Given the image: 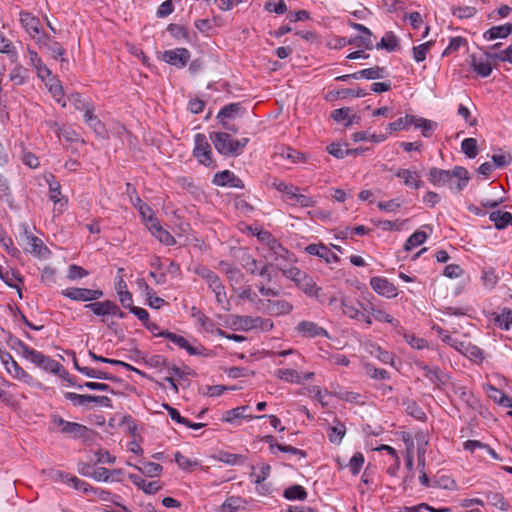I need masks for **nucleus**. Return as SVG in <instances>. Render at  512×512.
I'll return each mask as SVG.
<instances>
[{
	"instance_id": "1",
	"label": "nucleus",
	"mask_w": 512,
	"mask_h": 512,
	"mask_svg": "<svg viewBox=\"0 0 512 512\" xmlns=\"http://www.w3.org/2000/svg\"><path fill=\"white\" fill-rule=\"evenodd\" d=\"M259 293L263 296V301L258 311L272 317H281L289 315L293 309V304L286 299H275L279 297L280 290L266 286L257 285Z\"/></svg>"
},
{
	"instance_id": "2",
	"label": "nucleus",
	"mask_w": 512,
	"mask_h": 512,
	"mask_svg": "<svg viewBox=\"0 0 512 512\" xmlns=\"http://www.w3.org/2000/svg\"><path fill=\"white\" fill-rule=\"evenodd\" d=\"M264 259L288 278L297 268L294 264L297 259L293 253L288 251L281 243L262 254Z\"/></svg>"
},
{
	"instance_id": "3",
	"label": "nucleus",
	"mask_w": 512,
	"mask_h": 512,
	"mask_svg": "<svg viewBox=\"0 0 512 512\" xmlns=\"http://www.w3.org/2000/svg\"><path fill=\"white\" fill-rule=\"evenodd\" d=\"M15 346L23 358L32 362L37 367L53 374H59L61 370H63V366L58 361L42 354L34 348L29 347L21 340H17L15 342Z\"/></svg>"
},
{
	"instance_id": "4",
	"label": "nucleus",
	"mask_w": 512,
	"mask_h": 512,
	"mask_svg": "<svg viewBox=\"0 0 512 512\" xmlns=\"http://www.w3.org/2000/svg\"><path fill=\"white\" fill-rule=\"evenodd\" d=\"M15 346L23 358L32 362L37 367L53 374H59L61 370H63V366L58 361L42 354L34 348L29 347L21 340H17L15 342Z\"/></svg>"
},
{
	"instance_id": "5",
	"label": "nucleus",
	"mask_w": 512,
	"mask_h": 512,
	"mask_svg": "<svg viewBox=\"0 0 512 512\" xmlns=\"http://www.w3.org/2000/svg\"><path fill=\"white\" fill-rule=\"evenodd\" d=\"M287 279L293 281L295 285L307 296L319 297L321 288L316 284L311 276L299 268H296Z\"/></svg>"
},
{
	"instance_id": "6",
	"label": "nucleus",
	"mask_w": 512,
	"mask_h": 512,
	"mask_svg": "<svg viewBox=\"0 0 512 512\" xmlns=\"http://www.w3.org/2000/svg\"><path fill=\"white\" fill-rule=\"evenodd\" d=\"M52 424L55 427L60 428V431L64 434L70 435L73 438H88L90 430L79 423L69 422L62 419L60 416L54 415L52 417Z\"/></svg>"
},
{
	"instance_id": "7",
	"label": "nucleus",
	"mask_w": 512,
	"mask_h": 512,
	"mask_svg": "<svg viewBox=\"0 0 512 512\" xmlns=\"http://www.w3.org/2000/svg\"><path fill=\"white\" fill-rule=\"evenodd\" d=\"M195 147L193 150L194 156L198 159V161L206 166L212 164V151L210 144L208 143L205 135L196 134L195 138Z\"/></svg>"
},
{
	"instance_id": "8",
	"label": "nucleus",
	"mask_w": 512,
	"mask_h": 512,
	"mask_svg": "<svg viewBox=\"0 0 512 512\" xmlns=\"http://www.w3.org/2000/svg\"><path fill=\"white\" fill-rule=\"evenodd\" d=\"M61 293L63 296L71 300L83 302L97 300L103 296V292L101 290L76 287L64 289Z\"/></svg>"
},
{
	"instance_id": "9",
	"label": "nucleus",
	"mask_w": 512,
	"mask_h": 512,
	"mask_svg": "<svg viewBox=\"0 0 512 512\" xmlns=\"http://www.w3.org/2000/svg\"><path fill=\"white\" fill-rule=\"evenodd\" d=\"M24 241V250L26 252H29L42 259H47L50 256L51 252L47 246L44 245L43 241L38 237L29 234L27 230H25L24 233Z\"/></svg>"
},
{
	"instance_id": "10",
	"label": "nucleus",
	"mask_w": 512,
	"mask_h": 512,
	"mask_svg": "<svg viewBox=\"0 0 512 512\" xmlns=\"http://www.w3.org/2000/svg\"><path fill=\"white\" fill-rule=\"evenodd\" d=\"M370 285L377 294L386 298H394L398 295L397 287L384 277H372Z\"/></svg>"
},
{
	"instance_id": "11",
	"label": "nucleus",
	"mask_w": 512,
	"mask_h": 512,
	"mask_svg": "<svg viewBox=\"0 0 512 512\" xmlns=\"http://www.w3.org/2000/svg\"><path fill=\"white\" fill-rule=\"evenodd\" d=\"M163 60L177 68H183L190 60V52L186 48H176L163 53Z\"/></svg>"
},
{
	"instance_id": "12",
	"label": "nucleus",
	"mask_w": 512,
	"mask_h": 512,
	"mask_svg": "<svg viewBox=\"0 0 512 512\" xmlns=\"http://www.w3.org/2000/svg\"><path fill=\"white\" fill-rule=\"evenodd\" d=\"M19 17L23 28L33 39L36 40L37 37L43 34L40 29L41 23L39 18L26 11H21Z\"/></svg>"
},
{
	"instance_id": "13",
	"label": "nucleus",
	"mask_w": 512,
	"mask_h": 512,
	"mask_svg": "<svg viewBox=\"0 0 512 512\" xmlns=\"http://www.w3.org/2000/svg\"><path fill=\"white\" fill-rule=\"evenodd\" d=\"M215 149L223 155L231 156L232 137L224 132H214L210 136Z\"/></svg>"
},
{
	"instance_id": "14",
	"label": "nucleus",
	"mask_w": 512,
	"mask_h": 512,
	"mask_svg": "<svg viewBox=\"0 0 512 512\" xmlns=\"http://www.w3.org/2000/svg\"><path fill=\"white\" fill-rule=\"evenodd\" d=\"M148 228L161 243L165 245H174L176 243L175 238L168 231L163 229L158 220L153 216H149Z\"/></svg>"
},
{
	"instance_id": "15",
	"label": "nucleus",
	"mask_w": 512,
	"mask_h": 512,
	"mask_svg": "<svg viewBox=\"0 0 512 512\" xmlns=\"http://www.w3.org/2000/svg\"><path fill=\"white\" fill-rule=\"evenodd\" d=\"M213 183L217 186H229L234 188H244L243 181L234 175V173L229 170H224L215 174L213 178Z\"/></svg>"
},
{
	"instance_id": "16",
	"label": "nucleus",
	"mask_w": 512,
	"mask_h": 512,
	"mask_svg": "<svg viewBox=\"0 0 512 512\" xmlns=\"http://www.w3.org/2000/svg\"><path fill=\"white\" fill-rule=\"evenodd\" d=\"M396 177L402 179L403 184L407 187L419 189L423 185L420 174L412 169H398L395 173Z\"/></svg>"
},
{
	"instance_id": "17",
	"label": "nucleus",
	"mask_w": 512,
	"mask_h": 512,
	"mask_svg": "<svg viewBox=\"0 0 512 512\" xmlns=\"http://www.w3.org/2000/svg\"><path fill=\"white\" fill-rule=\"evenodd\" d=\"M296 330L304 337H318V336H324L328 337V332L318 326L316 323L312 321H301L296 326Z\"/></svg>"
},
{
	"instance_id": "18",
	"label": "nucleus",
	"mask_w": 512,
	"mask_h": 512,
	"mask_svg": "<svg viewBox=\"0 0 512 512\" xmlns=\"http://www.w3.org/2000/svg\"><path fill=\"white\" fill-rule=\"evenodd\" d=\"M453 348L475 362H481L483 359L482 351L470 342L457 339V344H454Z\"/></svg>"
},
{
	"instance_id": "19",
	"label": "nucleus",
	"mask_w": 512,
	"mask_h": 512,
	"mask_svg": "<svg viewBox=\"0 0 512 512\" xmlns=\"http://www.w3.org/2000/svg\"><path fill=\"white\" fill-rule=\"evenodd\" d=\"M36 41L39 44L40 48L47 49L50 52L51 56L55 59L64 55V48L60 45V43H58L50 36L42 34L39 37H37Z\"/></svg>"
},
{
	"instance_id": "20",
	"label": "nucleus",
	"mask_w": 512,
	"mask_h": 512,
	"mask_svg": "<svg viewBox=\"0 0 512 512\" xmlns=\"http://www.w3.org/2000/svg\"><path fill=\"white\" fill-rule=\"evenodd\" d=\"M219 265L223 268L233 291H237V286L244 281V274L236 266L229 265L224 261H220Z\"/></svg>"
},
{
	"instance_id": "21",
	"label": "nucleus",
	"mask_w": 512,
	"mask_h": 512,
	"mask_svg": "<svg viewBox=\"0 0 512 512\" xmlns=\"http://www.w3.org/2000/svg\"><path fill=\"white\" fill-rule=\"evenodd\" d=\"M451 175L450 170L433 167L429 170L428 179L435 186L450 185V188L453 189Z\"/></svg>"
},
{
	"instance_id": "22",
	"label": "nucleus",
	"mask_w": 512,
	"mask_h": 512,
	"mask_svg": "<svg viewBox=\"0 0 512 512\" xmlns=\"http://www.w3.org/2000/svg\"><path fill=\"white\" fill-rule=\"evenodd\" d=\"M209 288L215 294L216 301L219 304L224 303L227 300L225 287L222 284L220 278L212 271L211 274L205 279Z\"/></svg>"
},
{
	"instance_id": "23",
	"label": "nucleus",
	"mask_w": 512,
	"mask_h": 512,
	"mask_svg": "<svg viewBox=\"0 0 512 512\" xmlns=\"http://www.w3.org/2000/svg\"><path fill=\"white\" fill-rule=\"evenodd\" d=\"M310 255L318 256L325 260L326 263L337 262V255L323 244H310L305 248Z\"/></svg>"
},
{
	"instance_id": "24",
	"label": "nucleus",
	"mask_w": 512,
	"mask_h": 512,
	"mask_svg": "<svg viewBox=\"0 0 512 512\" xmlns=\"http://www.w3.org/2000/svg\"><path fill=\"white\" fill-rule=\"evenodd\" d=\"M85 308L90 309L95 315L101 317H105L110 314H116V311H118V306L110 300L93 302L85 305Z\"/></svg>"
},
{
	"instance_id": "25",
	"label": "nucleus",
	"mask_w": 512,
	"mask_h": 512,
	"mask_svg": "<svg viewBox=\"0 0 512 512\" xmlns=\"http://www.w3.org/2000/svg\"><path fill=\"white\" fill-rule=\"evenodd\" d=\"M129 479L130 481L135 485L137 486L138 488H140L144 493L146 494H155L157 493L161 486L159 484V482L157 481H150V482H147L146 480H144L142 477H140L139 475H136V474H130L129 475Z\"/></svg>"
},
{
	"instance_id": "26",
	"label": "nucleus",
	"mask_w": 512,
	"mask_h": 512,
	"mask_svg": "<svg viewBox=\"0 0 512 512\" xmlns=\"http://www.w3.org/2000/svg\"><path fill=\"white\" fill-rule=\"evenodd\" d=\"M126 187H127L126 191H127V194L130 196L131 203L139 210L142 217L149 218V216H152L151 209L148 207V205H146L145 203L142 202V200L136 193V189L130 183H127Z\"/></svg>"
},
{
	"instance_id": "27",
	"label": "nucleus",
	"mask_w": 512,
	"mask_h": 512,
	"mask_svg": "<svg viewBox=\"0 0 512 512\" xmlns=\"http://www.w3.org/2000/svg\"><path fill=\"white\" fill-rule=\"evenodd\" d=\"M411 125H413L416 129L421 130V134L424 137H430L432 133L437 128V123L434 121H431L429 119H425L422 117H417L413 115V119L411 120Z\"/></svg>"
},
{
	"instance_id": "28",
	"label": "nucleus",
	"mask_w": 512,
	"mask_h": 512,
	"mask_svg": "<svg viewBox=\"0 0 512 512\" xmlns=\"http://www.w3.org/2000/svg\"><path fill=\"white\" fill-rule=\"evenodd\" d=\"M46 180L49 184V198L50 200L55 204H59L60 205V208H62L63 206H65L67 200H65L63 197H61V186L58 182H56L54 180V176L53 175H49L48 177H46Z\"/></svg>"
},
{
	"instance_id": "29",
	"label": "nucleus",
	"mask_w": 512,
	"mask_h": 512,
	"mask_svg": "<svg viewBox=\"0 0 512 512\" xmlns=\"http://www.w3.org/2000/svg\"><path fill=\"white\" fill-rule=\"evenodd\" d=\"M490 57H494V55L486 54V59H477L475 56L472 57L471 66L481 77H487L492 72V65L489 61Z\"/></svg>"
},
{
	"instance_id": "30",
	"label": "nucleus",
	"mask_w": 512,
	"mask_h": 512,
	"mask_svg": "<svg viewBox=\"0 0 512 512\" xmlns=\"http://www.w3.org/2000/svg\"><path fill=\"white\" fill-rule=\"evenodd\" d=\"M361 307L364 311L371 313V315L377 321L386 322L394 326H398L399 324V322L396 319H394L390 314L386 313L380 308L374 307L372 304L366 306L361 305Z\"/></svg>"
},
{
	"instance_id": "31",
	"label": "nucleus",
	"mask_w": 512,
	"mask_h": 512,
	"mask_svg": "<svg viewBox=\"0 0 512 512\" xmlns=\"http://www.w3.org/2000/svg\"><path fill=\"white\" fill-rule=\"evenodd\" d=\"M241 300H246L251 303L253 308L258 311V307L261 306L263 298H260L258 294L252 290L251 286H247L243 289L237 288L235 291Z\"/></svg>"
},
{
	"instance_id": "32",
	"label": "nucleus",
	"mask_w": 512,
	"mask_h": 512,
	"mask_svg": "<svg viewBox=\"0 0 512 512\" xmlns=\"http://www.w3.org/2000/svg\"><path fill=\"white\" fill-rule=\"evenodd\" d=\"M512 32V24L511 23H506L504 25H500V26H494L492 28H490L489 30H487L483 37L486 39V40H494V39H497V38H506L508 37Z\"/></svg>"
},
{
	"instance_id": "33",
	"label": "nucleus",
	"mask_w": 512,
	"mask_h": 512,
	"mask_svg": "<svg viewBox=\"0 0 512 512\" xmlns=\"http://www.w3.org/2000/svg\"><path fill=\"white\" fill-rule=\"evenodd\" d=\"M115 289L117 291L119 301L122 304V306L124 308L130 307L133 302L132 294L128 291L127 284L122 277H120L116 282Z\"/></svg>"
},
{
	"instance_id": "34",
	"label": "nucleus",
	"mask_w": 512,
	"mask_h": 512,
	"mask_svg": "<svg viewBox=\"0 0 512 512\" xmlns=\"http://www.w3.org/2000/svg\"><path fill=\"white\" fill-rule=\"evenodd\" d=\"M249 410V406H239L230 410H227L224 412L222 420L228 423H233L237 419H244V418H251L253 419V416H250L246 414V412Z\"/></svg>"
},
{
	"instance_id": "35",
	"label": "nucleus",
	"mask_w": 512,
	"mask_h": 512,
	"mask_svg": "<svg viewBox=\"0 0 512 512\" xmlns=\"http://www.w3.org/2000/svg\"><path fill=\"white\" fill-rule=\"evenodd\" d=\"M489 219L494 222L495 228L502 230L512 222V214L510 212H502L500 210L490 213Z\"/></svg>"
},
{
	"instance_id": "36",
	"label": "nucleus",
	"mask_w": 512,
	"mask_h": 512,
	"mask_svg": "<svg viewBox=\"0 0 512 512\" xmlns=\"http://www.w3.org/2000/svg\"><path fill=\"white\" fill-rule=\"evenodd\" d=\"M160 335L166 337L178 347L185 349L190 355L197 354V350L191 346L184 337L171 332H163Z\"/></svg>"
},
{
	"instance_id": "37",
	"label": "nucleus",
	"mask_w": 512,
	"mask_h": 512,
	"mask_svg": "<svg viewBox=\"0 0 512 512\" xmlns=\"http://www.w3.org/2000/svg\"><path fill=\"white\" fill-rule=\"evenodd\" d=\"M13 379L21 382V383H24L26 385H29V386H34L37 384L36 380L34 379V377L29 374L28 372H26L20 365H18L17 367H15L13 370H10L9 369V373H8Z\"/></svg>"
},
{
	"instance_id": "38",
	"label": "nucleus",
	"mask_w": 512,
	"mask_h": 512,
	"mask_svg": "<svg viewBox=\"0 0 512 512\" xmlns=\"http://www.w3.org/2000/svg\"><path fill=\"white\" fill-rule=\"evenodd\" d=\"M274 375L278 379L283 380L285 382L296 384L302 383V375L299 374L298 371L294 369H277L274 372Z\"/></svg>"
},
{
	"instance_id": "39",
	"label": "nucleus",
	"mask_w": 512,
	"mask_h": 512,
	"mask_svg": "<svg viewBox=\"0 0 512 512\" xmlns=\"http://www.w3.org/2000/svg\"><path fill=\"white\" fill-rule=\"evenodd\" d=\"M399 44L398 38L393 32H387L379 43L376 44L377 49H385L389 52L394 51Z\"/></svg>"
},
{
	"instance_id": "40",
	"label": "nucleus",
	"mask_w": 512,
	"mask_h": 512,
	"mask_svg": "<svg viewBox=\"0 0 512 512\" xmlns=\"http://www.w3.org/2000/svg\"><path fill=\"white\" fill-rule=\"evenodd\" d=\"M284 497L288 500H305L307 498V492L301 485H292L285 489L283 493Z\"/></svg>"
},
{
	"instance_id": "41",
	"label": "nucleus",
	"mask_w": 512,
	"mask_h": 512,
	"mask_svg": "<svg viewBox=\"0 0 512 512\" xmlns=\"http://www.w3.org/2000/svg\"><path fill=\"white\" fill-rule=\"evenodd\" d=\"M142 474L148 477H156L162 473V466L155 462H145L142 466H134Z\"/></svg>"
},
{
	"instance_id": "42",
	"label": "nucleus",
	"mask_w": 512,
	"mask_h": 512,
	"mask_svg": "<svg viewBox=\"0 0 512 512\" xmlns=\"http://www.w3.org/2000/svg\"><path fill=\"white\" fill-rule=\"evenodd\" d=\"M217 459L219 461H221L227 465H231V466L242 464L245 461V457L243 455L229 453V452H225V451H220L218 453Z\"/></svg>"
},
{
	"instance_id": "43",
	"label": "nucleus",
	"mask_w": 512,
	"mask_h": 512,
	"mask_svg": "<svg viewBox=\"0 0 512 512\" xmlns=\"http://www.w3.org/2000/svg\"><path fill=\"white\" fill-rule=\"evenodd\" d=\"M413 119V115L407 114L405 117H401L396 121L390 123L387 126V131L392 134L393 132L400 130H407L409 126H411V120Z\"/></svg>"
},
{
	"instance_id": "44",
	"label": "nucleus",
	"mask_w": 512,
	"mask_h": 512,
	"mask_svg": "<svg viewBox=\"0 0 512 512\" xmlns=\"http://www.w3.org/2000/svg\"><path fill=\"white\" fill-rule=\"evenodd\" d=\"M257 238L263 244L262 254L270 250L280 242L268 231H261L257 234Z\"/></svg>"
},
{
	"instance_id": "45",
	"label": "nucleus",
	"mask_w": 512,
	"mask_h": 512,
	"mask_svg": "<svg viewBox=\"0 0 512 512\" xmlns=\"http://www.w3.org/2000/svg\"><path fill=\"white\" fill-rule=\"evenodd\" d=\"M427 239V234L424 231L414 232L406 241L404 249L410 251L413 248L421 245Z\"/></svg>"
},
{
	"instance_id": "46",
	"label": "nucleus",
	"mask_w": 512,
	"mask_h": 512,
	"mask_svg": "<svg viewBox=\"0 0 512 512\" xmlns=\"http://www.w3.org/2000/svg\"><path fill=\"white\" fill-rule=\"evenodd\" d=\"M340 308L342 313L351 319H359L360 318V309L353 303L341 299L340 300Z\"/></svg>"
},
{
	"instance_id": "47",
	"label": "nucleus",
	"mask_w": 512,
	"mask_h": 512,
	"mask_svg": "<svg viewBox=\"0 0 512 512\" xmlns=\"http://www.w3.org/2000/svg\"><path fill=\"white\" fill-rule=\"evenodd\" d=\"M121 473L120 470H113V471H110L109 469L107 468H104V467H99V468H96L92 471L91 473V477L96 480V481H103V482H107L110 480L111 476L114 475V474H117L119 475Z\"/></svg>"
},
{
	"instance_id": "48",
	"label": "nucleus",
	"mask_w": 512,
	"mask_h": 512,
	"mask_svg": "<svg viewBox=\"0 0 512 512\" xmlns=\"http://www.w3.org/2000/svg\"><path fill=\"white\" fill-rule=\"evenodd\" d=\"M487 499L492 506L502 511H506L509 508V504L505 501L504 496L498 492L487 493Z\"/></svg>"
},
{
	"instance_id": "49",
	"label": "nucleus",
	"mask_w": 512,
	"mask_h": 512,
	"mask_svg": "<svg viewBox=\"0 0 512 512\" xmlns=\"http://www.w3.org/2000/svg\"><path fill=\"white\" fill-rule=\"evenodd\" d=\"M64 397L71 401L74 406H87L91 403V395H81L73 392H66Z\"/></svg>"
},
{
	"instance_id": "50",
	"label": "nucleus",
	"mask_w": 512,
	"mask_h": 512,
	"mask_svg": "<svg viewBox=\"0 0 512 512\" xmlns=\"http://www.w3.org/2000/svg\"><path fill=\"white\" fill-rule=\"evenodd\" d=\"M462 152L469 158H475L477 151V140L475 138H466L461 143Z\"/></svg>"
},
{
	"instance_id": "51",
	"label": "nucleus",
	"mask_w": 512,
	"mask_h": 512,
	"mask_svg": "<svg viewBox=\"0 0 512 512\" xmlns=\"http://www.w3.org/2000/svg\"><path fill=\"white\" fill-rule=\"evenodd\" d=\"M425 511H430V512H451V509L447 508V507L436 509L434 507L429 506L426 503H421V504H418L416 506L404 507L401 510V512H425Z\"/></svg>"
},
{
	"instance_id": "52",
	"label": "nucleus",
	"mask_w": 512,
	"mask_h": 512,
	"mask_svg": "<svg viewBox=\"0 0 512 512\" xmlns=\"http://www.w3.org/2000/svg\"><path fill=\"white\" fill-rule=\"evenodd\" d=\"M245 501L240 497H229L222 504L223 512H233L243 507Z\"/></svg>"
},
{
	"instance_id": "53",
	"label": "nucleus",
	"mask_w": 512,
	"mask_h": 512,
	"mask_svg": "<svg viewBox=\"0 0 512 512\" xmlns=\"http://www.w3.org/2000/svg\"><path fill=\"white\" fill-rule=\"evenodd\" d=\"M280 155L283 158L290 160L292 163H301L306 160V157L303 153L290 147L283 149Z\"/></svg>"
},
{
	"instance_id": "54",
	"label": "nucleus",
	"mask_w": 512,
	"mask_h": 512,
	"mask_svg": "<svg viewBox=\"0 0 512 512\" xmlns=\"http://www.w3.org/2000/svg\"><path fill=\"white\" fill-rule=\"evenodd\" d=\"M78 371L90 378L104 379V380L113 379V376H111L109 373L101 371V370L89 368V367L78 368Z\"/></svg>"
},
{
	"instance_id": "55",
	"label": "nucleus",
	"mask_w": 512,
	"mask_h": 512,
	"mask_svg": "<svg viewBox=\"0 0 512 512\" xmlns=\"http://www.w3.org/2000/svg\"><path fill=\"white\" fill-rule=\"evenodd\" d=\"M346 428L344 424L339 423L337 426L330 427L328 429V436L332 443H340L344 437Z\"/></svg>"
},
{
	"instance_id": "56",
	"label": "nucleus",
	"mask_w": 512,
	"mask_h": 512,
	"mask_svg": "<svg viewBox=\"0 0 512 512\" xmlns=\"http://www.w3.org/2000/svg\"><path fill=\"white\" fill-rule=\"evenodd\" d=\"M433 42L428 41L426 43H423L421 45L413 47V57L415 61L422 62L425 60L427 52L432 47Z\"/></svg>"
},
{
	"instance_id": "57",
	"label": "nucleus",
	"mask_w": 512,
	"mask_h": 512,
	"mask_svg": "<svg viewBox=\"0 0 512 512\" xmlns=\"http://www.w3.org/2000/svg\"><path fill=\"white\" fill-rule=\"evenodd\" d=\"M0 244L11 256H17L20 254V251L13 247L12 239L8 237L3 230H0Z\"/></svg>"
},
{
	"instance_id": "58",
	"label": "nucleus",
	"mask_w": 512,
	"mask_h": 512,
	"mask_svg": "<svg viewBox=\"0 0 512 512\" xmlns=\"http://www.w3.org/2000/svg\"><path fill=\"white\" fill-rule=\"evenodd\" d=\"M495 321L502 329L508 330L512 325V310L504 309L497 315Z\"/></svg>"
},
{
	"instance_id": "59",
	"label": "nucleus",
	"mask_w": 512,
	"mask_h": 512,
	"mask_svg": "<svg viewBox=\"0 0 512 512\" xmlns=\"http://www.w3.org/2000/svg\"><path fill=\"white\" fill-rule=\"evenodd\" d=\"M243 268L252 275H257L260 268H258V261L251 255H244L242 257Z\"/></svg>"
},
{
	"instance_id": "60",
	"label": "nucleus",
	"mask_w": 512,
	"mask_h": 512,
	"mask_svg": "<svg viewBox=\"0 0 512 512\" xmlns=\"http://www.w3.org/2000/svg\"><path fill=\"white\" fill-rule=\"evenodd\" d=\"M365 79L375 80L382 79L387 76V71L384 67L374 66L371 68L364 69Z\"/></svg>"
},
{
	"instance_id": "61",
	"label": "nucleus",
	"mask_w": 512,
	"mask_h": 512,
	"mask_svg": "<svg viewBox=\"0 0 512 512\" xmlns=\"http://www.w3.org/2000/svg\"><path fill=\"white\" fill-rule=\"evenodd\" d=\"M174 459L178 466L183 470H189L198 464L196 461H192L188 457L184 456L181 452H176L174 454Z\"/></svg>"
},
{
	"instance_id": "62",
	"label": "nucleus",
	"mask_w": 512,
	"mask_h": 512,
	"mask_svg": "<svg viewBox=\"0 0 512 512\" xmlns=\"http://www.w3.org/2000/svg\"><path fill=\"white\" fill-rule=\"evenodd\" d=\"M476 12H477L476 8L471 7V6L456 7V8L452 9L453 15L460 19L471 18L476 14Z\"/></svg>"
},
{
	"instance_id": "63",
	"label": "nucleus",
	"mask_w": 512,
	"mask_h": 512,
	"mask_svg": "<svg viewBox=\"0 0 512 512\" xmlns=\"http://www.w3.org/2000/svg\"><path fill=\"white\" fill-rule=\"evenodd\" d=\"M364 464V456L362 453H355L349 461V468L353 475H356L361 470Z\"/></svg>"
},
{
	"instance_id": "64",
	"label": "nucleus",
	"mask_w": 512,
	"mask_h": 512,
	"mask_svg": "<svg viewBox=\"0 0 512 512\" xmlns=\"http://www.w3.org/2000/svg\"><path fill=\"white\" fill-rule=\"evenodd\" d=\"M25 73H26V69H24L20 65H17L10 72L9 78L16 85H22L25 82V75H24Z\"/></svg>"
}]
</instances>
